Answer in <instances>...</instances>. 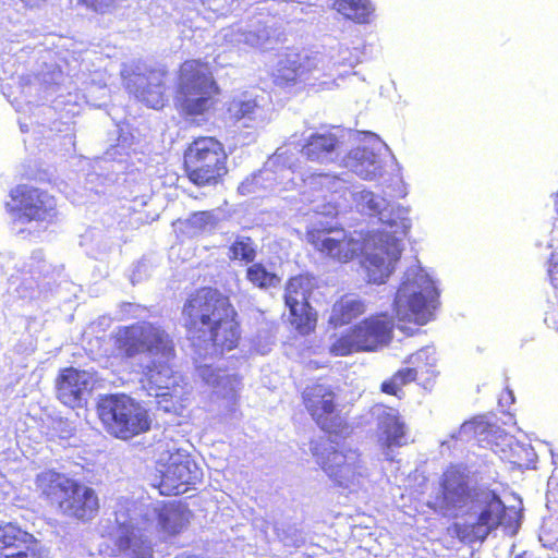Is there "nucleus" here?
Segmentation results:
<instances>
[{
    "label": "nucleus",
    "mask_w": 558,
    "mask_h": 558,
    "mask_svg": "<svg viewBox=\"0 0 558 558\" xmlns=\"http://www.w3.org/2000/svg\"><path fill=\"white\" fill-rule=\"evenodd\" d=\"M403 233L398 223L385 222L379 229L363 233L361 240L338 225L313 227L305 235L316 252L336 263H350L361 254L367 282L381 284L400 259Z\"/></svg>",
    "instance_id": "1"
},
{
    "label": "nucleus",
    "mask_w": 558,
    "mask_h": 558,
    "mask_svg": "<svg viewBox=\"0 0 558 558\" xmlns=\"http://www.w3.org/2000/svg\"><path fill=\"white\" fill-rule=\"evenodd\" d=\"M186 339L201 348L223 354L238 348L241 340L239 314L229 295L203 286L189 293L181 307Z\"/></svg>",
    "instance_id": "2"
},
{
    "label": "nucleus",
    "mask_w": 558,
    "mask_h": 558,
    "mask_svg": "<svg viewBox=\"0 0 558 558\" xmlns=\"http://www.w3.org/2000/svg\"><path fill=\"white\" fill-rule=\"evenodd\" d=\"M34 487L40 505L53 514L86 523L99 513L97 492L54 468L38 472Z\"/></svg>",
    "instance_id": "3"
},
{
    "label": "nucleus",
    "mask_w": 558,
    "mask_h": 558,
    "mask_svg": "<svg viewBox=\"0 0 558 558\" xmlns=\"http://www.w3.org/2000/svg\"><path fill=\"white\" fill-rule=\"evenodd\" d=\"M221 88L211 65L199 59L183 61L175 73L173 104L181 117L196 124L216 111Z\"/></svg>",
    "instance_id": "4"
},
{
    "label": "nucleus",
    "mask_w": 558,
    "mask_h": 558,
    "mask_svg": "<svg viewBox=\"0 0 558 558\" xmlns=\"http://www.w3.org/2000/svg\"><path fill=\"white\" fill-rule=\"evenodd\" d=\"M182 170L197 187L222 184L229 173V155L225 144L213 135H198L182 151Z\"/></svg>",
    "instance_id": "5"
},
{
    "label": "nucleus",
    "mask_w": 558,
    "mask_h": 558,
    "mask_svg": "<svg viewBox=\"0 0 558 558\" xmlns=\"http://www.w3.org/2000/svg\"><path fill=\"white\" fill-rule=\"evenodd\" d=\"M96 411L107 432L129 439L150 428L147 410L125 395H106L97 402Z\"/></svg>",
    "instance_id": "6"
},
{
    "label": "nucleus",
    "mask_w": 558,
    "mask_h": 558,
    "mask_svg": "<svg viewBox=\"0 0 558 558\" xmlns=\"http://www.w3.org/2000/svg\"><path fill=\"white\" fill-rule=\"evenodd\" d=\"M311 452L335 487L355 490L366 476V466L357 449L338 444L322 448L315 444L311 447Z\"/></svg>",
    "instance_id": "7"
},
{
    "label": "nucleus",
    "mask_w": 558,
    "mask_h": 558,
    "mask_svg": "<svg viewBox=\"0 0 558 558\" xmlns=\"http://www.w3.org/2000/svg\"><path fill=\"white\" fill-rule=\"evenodd\" d=\"M113 348L121 359L130 360L140 354L162 352L173 353V338L161 326L147 322H136L120 326L112 335Z\"/></svg>",
    "instance_id": "8"
},
{
    "label": "nucleus",
    "mask_w": 558,
    "mask_h": 558,
    "mask_svg": "<svg viewBox=\"0 0 558 558\" xmlns=\"http://www.w3.org/2000/svg\"><path fill=\"white\" fill-rule=\"evenodd\" d=\"M392 325L385 313L371 315L342 332L329 347L333 356L373 352L391 340Z\"/></svg>",
    "instance_id": "9"
},
{
    "label": "nucleus",
    "mask_w": 558,
    "mask_h": 558,
    "mask_svg": "<svg viewBox=\"0 0 558 558\" xmlns=\"http://www.w3.org/2000/svg\"><path fill=\"white\" fill-rule=\"evenodd\" d=\"M156 464L160 474L157 487L163 496L182 495L202 482V469L183 449L167 446Z\"/></svg>",
    "instance_id": "10"
},
{
    "label": "nucleus",
    "mask_w": 558,
    "mask_h": 558,
    "mask_svg": "<svg viewBox=\"0 0 558 558\" xmlns=\"http://www.w3.org/2000/svg\"><path fill=\"white\" fill-rule=\"evenodd\" d=\"M317 289V278L308 272L292 276L284 283L283 302L289 313L288 322L300 336H308L316 330L318 313L310 300Z\"/></svg>",
    "instance_id": "11"
},
{
    "label": "nucleus",
    "mask_w": 558,
    "mask_h": 558,
    "mask_svg": "<svg viewBox=\"0 0 558 558\" xmlns=\"http://www.w3.org/2000/svg\"><path fill=\"white\" fill-rule=\"evenodd\" d=\"M301 402L313 422L327 434L341 435L349 429L341 414L336 389L327 384L313 383L301 392Z\"/></svg>",
    "instance_id": "12"
},
{
    "label": "nucleus",
    "mask_w": 558,
    "mask_h": 558,
    "mask_svg": "<svg viewBox=\"0 0 558 558\" xmlns=\"http://www.w3.org/2000/svg\"><path fill=\"white\" fill-rule=\"evenodd\" d=\"M10 198L9 213L21 222H51L57 217V198L46 190L19 184Z\"/></svg>",
    "instance_id": "13"
},
{
    "label": "nucleus",
    "mask_w": 558,
    "mask_h": 558,
    "mask_svg": "<svg viewBox=\"0 0 558 558\" xmlns=\"http://www.w3.org/2000/svg\"><path fill=\"white\" fill-rule=\"evenodd\" d=\"M405 298L408 299L410 318L418 324L427 323L433 316L438 298L434 282L421 271L408 274L398 289L396 302Z\"/></svg>",
    "instance_id": "14"
},
{
    "label": "nucleus",
    "mask_w": 558,
    "mask_h": 558,
    "mask_svg": "<svg viewBox=\"0 0 558 558\" xmlns=\"http://www.w3.org/2000/svg\"><path fill=\"white\" fill-rule=\"evenodd\" d=\"M478 490L470 485L469 474L460 464H450L439 480V494L435 498L434 510H454L473 501Z\"/></svg>",
    "instance_id": "15"
},
{
    "label": "nucleus",
    "mask_w": 558,
    "mask_h": 558,
    "mask_svg": "<svg viewBox=\"0 0 558 558\" xmlns=\"http://www.w3.org/2000/svg\"><path fill=\"white\" fill-rule=\"evenodd\" d=\"M150 355L153 359L141 367L140 384L149 395L167 396L182 379L172 365L177 357L175 344L173 343L172 355L167 356L162 352H154Z\"/></svg>",
    "instance_id": "16"
},
{
    "label": "nucleus",
    "mask_w": 558,
    "mask_h": 558,
    "mask_svg": "<svg viewBox=\"0 0 558 558\" xmlns=\"http://www.w3.org/2000/svg\"><path fill=\"white\" fill-rule=\"evenodd\" d=\"M317 66L315 56L289 49L271 72L272 83L280 88L292 87L307 80Z\"/></svg>",
    "instance_id": "17"
},
{
    "label": "nucleus",
    "mask_w": 558,
    "mask_h": 558,
    "mask_svg": "<svg viewBox=\"0 0 558 558\" xmlns=\"http://www.w3.org/2000/svg\"><path fill=\"white\" fill-rule=\"evenodd\" d=\"M167 76L168 72L163 69H150L144 73H136L128 82L126 88L137 100L159 110L168 102Z\"/></svg>",
    "instance_id": "18"
},
{
    "label": "nucleus",
    "mask_w": 558,
    "mask_h": 558,
    "mask_svg": "<svg viewBox=\"0 0 558 558\" xmlns=\"http://www.w3.org/2000/svg\"><path fill=\"white\" fill-rule=\"evenodd\" d=\"M474 500L481 506L475 523L482 530V541H485L488 534L498 526L510 525L506 521L507 507L495 490L480 489Z\"/></svg>",
    "instance_id": "19"
},
{
    "label": "nucleus",
    "mask_w": 558,
    "mask_h": 558,
    "mask_svg": "<svg viewBox=\"0 0 558 558\" xmlns=\"http://www.w3.org/2000/svg\"><path fill=\"white\" fill-rule=\"evenodd\" d=\"M87 386L85 371L73 366L60 368L54 378L56 398L65 407L75 409L81 405Z\"/></svg>",
    "instance_id": "20"
},
{
    "label": "nucleus",
    "mask_w": 558,
    "mask_h": 558,
    "mask_svg": "<svg viewBox=\"0 0 558 558\" xmlns=\"http://www.w3.org/2000/svg\"><path fill=\"white\" fill-rule=\"evenodd\" d=\"M381 412L377 416V441L383 449L398 448L407 444V426L399 412L384 404H376Z\"/></svg>",
    "instance_id": "21"
},
{
    "label": "nucleus",
    "mask_w": 558,
    "mask_h": 558,
    "mask_svg": "<svg viewBox=\"0 0 558 558\" xmlns=\"http://www.w3.org/2000/svg\"><path fill=\"white\" fill-rule=\"evenodd\" d=\"M344 166L363 180L381 175L383 166L378 156L366 147L352 148L343 159Z\"/></svg>",
    "instance_id": "22"
},
{
    "label": "nucleus",
    "mask_w": 558,
    "mask_h": 558,
    "mask_svg": "<svg viewBox=\"0 0 558 558\" xmlns=\"http://www.w3.org/2000/svg\"><path fill=\"white\" fill-rule=\"evenodd\" d=\"M35 536L16 523L0 524V558H15Z\"/></svg>",
    "instance_id": "23"
},
{
    "label": "nucleus",
    "mask_w": 558,
    "mask_h": 558,
    "mask_svg": "<svg viewBox=\"0 0 558 558\" xmlns=\"http://www.w3.org/2000/svg\"><path fill=\"white\" fill-rule=\"evenodd\" d=\"M35 536L16 523L0 524V558H15Z\"/></svg>",
    "instance_id": "24"
},
{
    "label": "nucleus",
    "mask_w": 558,
    "mask_h": 558,
    "mask_svg": "<svg viewBox=\"0 0 558 558\" xmlns=\"http://www.w3.org/2000/svg\"><path fill=\"white\" fill-rule=\"evenodd\" d=\"M189 514L179 502L163 504L157 513L158 527L167 537L177 536L186 529Z\"/></svg>",
    "instance_id": "25"
},
{
    "label": "nucleus",
    "mask_w": 558,
    "mask_h": 558,
    "mask_svg": "<svg viewBox=\"0 0 558 558\" xmlns=\"http://www.w3.org/2000/svg\"><path fill=\"white\" fill-rule=\"evenodd\" d=\"M409 363L412 366L407 367L413 373V381L425 390L430 391L438 377V371L436 369V360L427 351L420 350L409 357Z\"/></svg>",
    "instance_id": "26"
},
{
    "label": "nucleus",
    "mask_w": 558,
    "mask_h": 558,
    "mask_svg": "<svg viewBox=\"0 0 558 558\" xmlns=\"http://www.w3.org/2000/svg\"><path fill=\"white\" fill-rule=\"evenodd\" d=\"M365 312L366 304L363 300L344 294L333 303L328 322L333 327H341L349 325Z\"/></svg>",
    "instance_id": "27"
},
{
    "label": "nucleus",
    "mask_w": 558,
    "mask_h": 558,
    "mask_svg": "<svg viewBox=\"0 0 558 558\" xmlns=\"http://www.w3.org/2000/svg\"><path fill=\"white\" fill-rule=\"evenodd\" d=\"M338 145L339 140L333 133H314L306 138L301 154L310 161L322 162Z\"/></svg>",
    "instance_id": "28"
},
{
    "label": "nucleus",
    "mask_w": 558,
    "mask_h": 558,
    "mask_svg": "<svg viewBox=\"0 0 558 558\" xmlns=\"http://www.w3.org/2000/svg\"><path fill=\"white\" fill-rule=\"evenodd\" d=\"M332 9L355 24H369L375 14L371 0H332Z\"/></svg>",
    "instance_id": "29"
},
{
    "label": "nucleus",
    "mask_w": 558,
    "mask_h": 558,
    "mask_svg": "<svg viewBox=\"0 0 558 558\" xmlns=\"http://www.w3.org/2000/svg\"><path fill=\"white\" fill-rule=\"evenodd\" d=\"M411 383H414L413 373L407 367H402L380 383L379 391L401 400L404 397L403 387Z\"/></svg>",
    "instance_id": "30"
},
{
    "label": "nucleus",
    "mask_w": 558,
    "mask_h": 558,
    "mask_svg": "<svg viewBox=\"0 0 558 558\" xmlns=\"http://www.w3.org/2000/svg\"><path fill=\"white\" fill-rule=\"evenodd\" d=\"M246 280L258 289H269L279 286L281 279L269 271L262 263H252L245 271Z\"/></svg>",
    "instance_id": "31"
},
{
    "label": "nucleus",
    "mask_w": 558,
    "mask_h": 558,
    "mask_svg": "<svg viewBox=\"0 0 558 558\" xmlns=\"http://www.w3.org/2000/svg\"><path fill=\"white\" fill-rule=\"evenodd\" d=\"M256 255V245L251 236H236L228 247V258L231 262L252 264Z\"/></svg>",
    "instance_id": "32"
},
{
    "label": "nucleus",
    "mask_w": 558,
    "mask_h": 558,
    "mask_svg": "<svg viewBox=\"0 0 558 558\" xmlns=\"http://www.w3.org/2000/svg\"><path fill=\"white\" fill-rule=\"evenodd\" d=\"M339 181L340 178L331 173H312L305 180L313 191L327 193H333Z\"/></svg>",
    "instance_id": "33"
},
{
    "label": "nucleus",
    "mask_w": 558,
    "mask_h": 558,
    "mask_svg": "<svg viewBox=\"0 0 558 558\" xmlns=\"http://www.w3.org/2000/svg\"><path fill=\"white\" fill-rule=\"evenodd\" d=\"M452 530V533L462 542H475V541H482L481 533L482 530H480L476 525V523L473 524H461V523H453L450 527Z\"/></svg>",
    "instance_id": "34"
},
{
    "label": "nucleus",
    "mask_w": 558,
    "mask_h": 558,
    "mask_svg": "<svg viewBox=\"0 0 558 558\" xmlns=\"http://www.w3.org/2000/svg\"><path fill=\"white\" fill-rule=\"evenodd\" d=\"M137 537L133 527L120 525L119 534L114 539V546L120 553L129 554Z\"/></svg>",
    "instance_id": "35"
},
{
    "label": "nucleus",
    "mask_w": 558,
    "mask_h": 558,
    "mask_svg": "<svg viewBox=\"0 0 558 558\" xmlns=\"http://www.w3.org/2000/svg\"><path fill=\"white\" fill-rule=\"evenodd\" d=\"M15 558H50V554L41 542L35 537Z\"/></svg>",
    "instance_id": "36"
},
{
    "label": "nucleus",
    "mask_w": 558,
    "mask_h": 558,
    "mask_svg": "<svg viewBox=\"0 0 558 558\" xmlns=\"http://www.w3.org/2000/svg\"><path fill=\"white\" fill-rule=\"evenodd\" d=\"M128 555L130 558H153V546L148 539L138 536Z\"/></svg>",
    "instance_id": "37"
},
{
    "label": "nucleus",
    "mask_w": 558,
    "mask_h": 558,
    "mask_svg": "<svg viewBox=\"0 0 558 558\" xmlns=\"http://www.w3.org/2000/svg\"><path fill=\"white\" fill-rule=\"evenodd\" d=\"M77 2L97 13H105L112 5V0H77Z\"/></svg>",
    "instance_id": "38"
},
{
    "label": "nucleus",
    "mask_w": 558,
    "mask_h": 558,
    "mask_svg": "<svg viewBox=\"0 0 558 558\" xmlns=\"http://www.w3.org/2000/svg\"><path fill=\"white\" fill-rule=\"evenodd\" d=\"M255 109V104L252 101H241L238 104V111L236 116L238 118H242L246 114L253 113Z\"/></svg>",
    "instance_id": "39"
},
{
    "label": "nucleus",
    "mask_w": 558,
    "mask_h": 558,
    "mask_svg": "<svg viewBox=\"0 0 558 558\" xmlns=\"http://www.w3.org/2000/svg\"><path fill=\"white\" fill-rule=\"evenodd\" d=\"M549 276L551 278V281L555 286H557L558 281V263L553 264V266L549 268Z\"/></svg>",
    "instance_id": "40"
},
{
    "label": "nucleus",
    "mask_w": 558,
    "mask_h": 558,
    "mask_svg": "<svg viewBox=\"0 0 558 558\" xmlns=\"http://www.w3.org/2000/svg\"><path fill=\"white\" fill-rule=\"evenodd\" d=\"M175 558H202V557L183 553V554L175 556Z\"/></svg>",
    "instance_id": "41"
},
{
    "label": "nucleus",
    "mask_w": 558,
    "mask_h": 558,
    "mask_svg": "<svg viewBox=\"0 0 558 558\" xmlns=\"http://www.w3.org/2000/svg\"><path fill=\"white\" fill-rule=\"evenodd\" d=\"M192 216L193 217H207L208 213L207 211H197V213H194Z\"/></svg>",
    "instance_id": "42"
}]
</instances>
